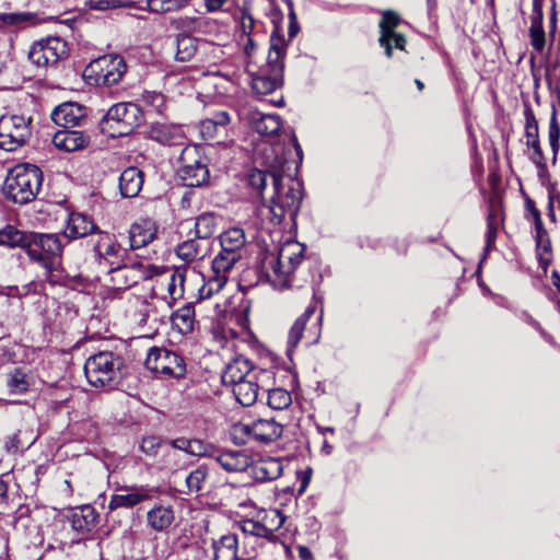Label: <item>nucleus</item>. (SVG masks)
Here are the masks:
<instances>
[{
    "instance_id": "7c9ffc66",
    "label": "nucleus",
    "mask_w": 560,
    "mask_h": 560,
    "mask_svg": "<svg viewBox=\"0 0 560 560\" xmlns=\"http://www.w3.org/2000/svg\"><path fill=\"white\" fill-rule=\"evenodd\" d=\"M143 185V173L135 166L127 167L119 177L120 194L125 198L138 196Z\"/></svg>"
},
{
    "instance_id": "4468645a",
    "label": "nucleus",
    "mask_w": 560,
    "mask_h": 560,
    "mask_svg": "<svg viewBox=\"0 0 560 560\" xmlns=\"http://www.w3.org/2000/svg\"><path fill=\"white\" fill-rule=\"evenodd\" d=\"M156 270L152 265L135 262L132 265H120L110 267L109 276L113 287L117 290H125L137 284L141 280L151 278Z\"/></svg>"
},
{
    "instance_id": "c85d7f7f",
    "label": "nucleus",
    "mask_w": 560,
    "mask_h": 560,
    "mask_svg": "<svg viewBox=\"0 0 560 560\" xmlns=\"http://www.w3.org/2000/svg\"><path fill=\"white\" fill-rule=\"evenodd\" d=\"M156 232V225L150 219L133 223L129 231L130 247L137 249L147 246L155 238Z\"/></svg>"
},
{
    "instance_id": "20e7f679",
    "label": "nucleus",
    "mask_w": 560,
    "mask_h": 560,
    "mask_svg": "<svg viewBox=\"0 0 560 560\" xmlns=\"http://www.w3.org/2000/svg\"><path fill=\"white\" fill-rule=\"evenodd\" d=\"M125 360L113 351H100L88 358L84 373L95 388L114 389L125 376Z\"/></svg>"
},
{
    "instance_id": "f8f14e48",
    "label": "nucleus",
    "mask_w": 560,
    "mask_h": 560,
    "mask_svg": "<svg viewBox=\"0 0 560 560\" xmlns=\"http://www.w3.org/2000/svg\"><path fill=\"white\" fill-rule=\"evenodd\" d=\"M246 244L245 232L241 228H231L220 235L221 250L212 259L231 269L242 258Z\"/></svg>"
},
{
    "instance_id": "4be33fe9",
    "label": "nucleus",
    "mask_w": 560,
    "mask_h": 560,
    "mask_svg": "<svg viewBox=\"0 0 560 560\" xmlns=\"http://www.w3.org/2000/svg\"><path fill=\"white\" fill-rule=\"evenodd\" d=\"M51 119L60 127L72 128L86 119V112L80 104L68 102L60 104L52 110Z\"/></svg>"
},
{
    "instance_id": "412c9836",
    "label": "nucleus",
    "mask_w": 560,
    "mask_h": 560,
    "mask_svg": "<svg viewBox=\"0 0 560 560\" xmlns=\"http://www.w3.org/2000/svg\"><path fill=\"white\" fill-rule=\"evenodd\" d=\"M105 118L120 122L127 130L138 127L142 120V110L135 103H117L113 105L106 113Z\"/></svg>"
},
{
    "instance_id": "c756f323",
    "label": "nucleus",
    "mask_w": 560,
    "mask_h": 560,
    "mask_svg": "<svg viewBox=\"0 0 560 560\" xmlns=\"http://www.w3.org/2000/svg\"><path fill=\"white\" fill-rule=\"evenodd\" d=\"M97 230L96 224L85 214L72 213L69 218L65 235H58L60 240L84 237ZM63 245V243L61 242Z\"/></svg>"
},
{
    "instance_id": "052dcab7",
    "label": "nucleus",
    "mask_w": 560,
    "mask_h": 560,
    "mask_svg": "<svg viewBox=\"0 0 560 560\" xmlns=\"http://www.w3.org/2000/svg\"><path fill=\"white\" fill-rule=\"evenodd\" d=\"M163 464H164L165 468H167L170 470H173V471L177 470L178 468L182 467L179 454L176 453L175 451L165 452L163 455Z\"/></svg>"
},
{
    "instance_id": "9d476101",
    "label": "nucleus",
    "mask_w": 560,
    "mask_h": 560,
    "mask_svg": "<svg viewBox=\"0 0 560 560\" xmlns=\"http://www.w3.org/2000/svg\"><path fill=\"white\" fill-rule=\"evenodd\" d=\"M180 167L177 171L183 184L188 187H199L210 178L209 168L197 148L187 147L182 151Z\"/></svg>"
},
{
    "instance_id": "aec40b11",
    "label": "nucleus",
    "mask_w": 560,
    "mask_h": 560,
    "mask_svg": "<svg viewBox=\"0 0 560 560\" xmlns=\"http://www.w3.org/2000/svg\"><path fill=\"white\" fill-rule=\"evenodd\" d=\"M272 155H279L276 149L271 145L265 147L260 152L261 165L264 170L255 168L248 175V184L252 188L256 189L259 194L266 188L268 180L273 185V167Z\"/></svg>"
},
{
    "instance_id": "f3484780",
    "label": "nucleus",
    "mask_w": 560,
    "mask_h": 560,
    "mask_svg": "<svg viewBox=\"0 0 560 560\" xmlns=\"http://www.w3.org/2000/svg\"><path fill=\"white\" fill-rule=\"evenodd\" d=\"M232 269L212 260L210 272L198 290L199 300H208L220 293L229 281Z\"/></svg>"
},
{
    "instance_id": "4c0bfd02",
    "label": "nucleus",
    "mask_w": 560,
    "mask_h": 560,
    "mask_svg": "<svg viewBox=\"0 0 560 560\" xmlns=\"http://www.w3.org/2000/svg\"><path fill=\"white\" fill-rule=\"evenodd\" d=\"M282 464L279 459L267 458L257 463L254 467V475L257 480L271 481L282 475Z\"/></svg>"
},
{
    "instance_id": "de8ad7c7",
    "label": "nucleus",
    "mask_w": 560,
    "mask_h": 560,
    "mask_svg": "<svg viewBox=\"0 0 560 560\" xmlns=\"http://www.w3.org/2000/svg\"><path fill=\"white\" fill-rule=\"evenodd\" d=\"M236 19L238 21L240 30L244 36H252V34H256L258 32L257 28L259 25L247 9H241Z\"/></svg>"
},
{
    "instance_id": "dca6fc26",
    "label": "nucleus",
    "mask_w": 560,
    "mask_h": 560,
    "mask_svg": "<svg viewBox=\"0 0 560 560\" xmlns=\"http://www.w3.org/2000/svg\"><path fill=\"white\" fill-rule=\"evenodd\" d=\"M120 491L122 493L112 495L108 503L109 510L113 511L119 508L130 509L152 499L154 495L153 489L148 486L124 487Z\"/></svg>"
},
{
    "instance_id": "473e14b6",
    "label": "nucleus",
    "mask_w": 560,
    "mask_h": 560,
    "mask_svg": "<svg viewBox=\"0 0 560 560\" xmlns=\"http://www.w3.org/2000/svg\"><path fill=\"white\" fill-rule=\"evenodd\" d=\"M172 326L182 335L190 334L196 323L195 307L192 303H186L184 306L173 313L171 317Z\"/></svg>"
},
{
    "instance_id": "e433bc0d",
    "label": "nucleus",
    "mask_w": 560,
    "mask_h": 560,
    "mask_svg": "<svg viewBox=\"0 0 560 560\" xmlns=\"http://www.w3.org/2000/svg\"><path fill=\"white\" fill-rule=\"evenodd\" d=\"M71 527L79 533H88L96 524V513L93 508L86 505L72 513Z\"/></svg>"
},
{
    "instance_id": "e2e57ef3",
    "label": "nucleus",
    "mask_w": 560,
    "mask_h": 560,
    "mask_svg": "<svg viewBox=\"0 0 560 560\" xmlns=\"http://www.w3.org/2000/svg\"><path fill=\"white\" fill-rule=\"evenodd\" d=\"M209 119L214 121V124H217L222 129V131H225L226 126L231 121L230 114L225 110L214 113L212 117H209Z\"/></svg>"
},
{
    "instance_id": "49530a36",
    "label": "nucleus",
    "mask_w": 560,
    "mask_h": 560,
    "mask_svg": "<svg viewBox=\"0 0 560 560\" xmlns=\"http://www.w3.org/2000/svg\"><path fill=\"white\" fill-rule=\"evenodd\" d=\"M500 221L499 210L491 206L487 215V248H490L495 242Z\"/></svg>"
},
{
    "instance_id": "423d86ee",
    "label": "nucleus",
    "mask_w": 560,
    "mask_h": 560,
    "mask_svg": "<svg viewBox=\"0 0 560 560\" xmlns=\"http://www.w3.org/2000/svg\"><path fill=\"white\" fill-rule=\"evenodd\" d=\"M285 56L284 38L277 32L270 36V47L267 63L252 79L255 93L266 95L279 89L283 83V68Z\"/></svg>"
},
{
    "instance_id": "0e129e2a",
    "label": "nucleus",
    "mask_w": 560,
    "mask_h": 560,
    "mask_svg": "<svg viewBox=\"0 0 560 560\" xmlns=\"http://www.w3.org/2000/svg\"><path fill=\"white\" fill-rule=\"evenodd\" d=\"M194 24V19L189 16H178L171 20V25L177 30H189Z\"/></svg>"
},
{
    "instance_id": "4d7b16f0",
    "label": "nucleus",
    "mask_w": 560,
    "mask_h": 560,
    "mask_svg": "<svg viewBox=\"0 0 560 560\" xmlns=\"http://www.w3.org/2000/svg\"><path fill=\"white\" fill-rule=\"evenodd\" d=\"M220 132H223L222 129L217 124H214V121H212L211 119L206 118V119L201 120L200 133L203 139H206V140L215 139L220 135Z\"/></svg>"
},
{
    "instance_id": "09e8293b",
    "label": "nucleus",
    "mask_w": 560,
    "mask_h": 560,
    "mask_svg": "<svg viewBox=\"0 0 560 560\" xmlns=\"http://www.w3.org/2000/svg\"><path fill=\"white\" fill-rule=\"evenodd\" d=\"M147 4L151 12L164 13L179 10L186 4V0H148Z\"/></svg>"
},
{
    "instance_id": "393cba45",
    "label": "nucleus",
    "mask_w": 560,
    "mask_h": 560,
    "mask_svg": "<svg viewBox=\"0 0 560 560\" xmlns=\"http://www.w3.org/2000/svg\"><path fill=\"white\" fill-rule=\"evenodd\" d=\"M246 119L253 129L266 136L276 135L282 126L279 115L265 114L258 109H250L247 113Z\"/></svg>"
},
{
    "instance_id": "0eeeda50",
    "label": "nucleus",
    "mask_w": 560,
    "mask_h": 560,
    "mask_svg": "<svg viewBox=\"0 0 560 560\" xmlns=\"http://www.w3.org/2000/svg\"><path fill=\"white\" fill-rule=\"evenodd\" d=\"M127 71L125 59L119 55H105L91 61L84 77L95 85L110 86L118 83Z\"/></svg>"
},
{
    "instance_id": "7ed1b4c3",
    "label": "nucleus",
    "mask_w": 560,
    "mask_h": 560,
    "mask_svg": "<svg viewBox=\"0 0 560 560\" xmlns=\"http://www.w3.org/2000/svg\"><path fill=\"white\" fill-rule=\"evenodd\" d=\"M305 247L298 241L281 244L277 254L266 255L261 261L260 275L275 289L290 288L296 268L304 259Z\"/></svg>"
},
{
    "instance_id": "c9c22d12",
    "label": "nucleus",
    "mask_w": 560,
    "mask_h": 560,
    "mask_svg": "<svg viewBox=\"0 0 560 560\" xmlns=\"http://www.w3.org/2000/svg\"><path fill=\"white\" fill-rule=\"evenodd\" d=\"M530 20H532V24L529 27L530 44L536 51L541 52L545 48L546 38H545V32L542 28V10L536 3L534 5V12L530 16Z\"/></svg>"
},
{
    "instance_id": "603ef678",
    "label": "nucleus",
    "mask_w": 560,
    "mask_h": 560,
    "mask_svg": "<svg viewBox=\"0 0 560 560\" xmlns=\"http://www.w3.org/2000/svg\"><path fill=\"white\" fill-rule=\"evenodd\" d=\"M549 143L553 153V161H556L557 154L560 150V127L557 121L556 110L552 112L550 122H549V132H548Z\"/></svg>"
},
{
    "instance_id": "f704fd0d",
    "label": "nucleus",
    "mask_w": 560,
    "mask_h": 560,
    "mask_svg": "<svg viewBox=\"0 0 560 560\" xmlns=\"http://www.w3.org/2000/svg\"><path fill=\"white\" fill-rule=\"evenodd\" d=\"M173 521L174 511L172 506L156 505L147 513L149 526L156 532L168 528Z\"/></svg>"
},
{
    "instance_id": "2f4dec72",
    "label": "nucleus",
    "mask_w": 560,
    "mask_h": 560,
    "mask_svg": "<svg viewBox=\"0 0 560 560\" xmlns=\"http://www.w3.org/2000/svg\"><path fill=\"white\" fill-rule=\"evenodd\" d=\"M257 515L266 528L267 541L276 542L278 540L277 532L283 526L285 517L280 510H261Z\"/></svg>"
},
{
    "instance_id": "b1692460",
    "label": "nucleus",
    "mask_w": 560,
    "mask_h": 560,
    "mask_svg": "<svg viewBox=\"0 0 560 560\" xmlns=\"http://www.w3.org/2000/svg\"><path fill=\"white\" fill-rule=\"evenodd\" d=\"M150 138L164 145H183L185 135L180 126L175 124L155 122L150 128Z\"/></svg>"
},
{
    "instance_id": "5701e85b",
    "label": "nucleus",
    "mask_w": 560,
    "mask_h": 560,
    "mask_svg": "<svg viewBox=\"0 0 560 560\" xmlns=\"http://www.w3.org/2000/svg\"><path fill=\"white\" fill-rule=\"evenodd\" d=\"M52 143L59 150L74 152L88 147L90 143V136L83 131L63 128L54 135Z\"/></svg>"
},
{
    "instance_id": "1a4fd4ad",
    "label": "nucleus",
    "mask_w": 560,
    "mask_h": 560,
    "mask_svg": "<svg viewBox=\"0 0 560 560\" xmlns=\"http://www.w3.org/2000/svg\"><path fill=\"white\" fill-rule=\"evenodd\" d=\"M31 118L22 115H2L0 117V149L15 151L30 139Z\"/></svg>"
},
{
    "instance_id": "13d9d810",
    "label": "nucleus",
    "mask_w": 560,
    "mask_h": 560,
    "mask_svg": "<svg viewBox=\"0 0 560 560\" xmlns=\"http://www.w3.org/2000/svg\"><path fill=\"white\" fill-rule=\"evenodd\" d=\"M85 3L91 10L97 11H106L124 5L122 0H86Z\"/></svg>"
},
{
    "instance_id": "864d4df0",
    "label": "nucleus",
    "mask_w": 560,
    "mask_h": 560,
    "mask_svg": "<svg viewBox=\"0 0 560 560\" xmlns=\"http://www.w3.org/2000/svg\"><path fill=\"white\" fill-rule=\"evenodd\" d=\"M535 241L540 261L549 262L551 255V241L548 232L546 231V234L544 235L535 233Z\"/></svg>"
},
{
    "instance_id": "a211bd4d",
    "label": "nucleus",
    "mask_w": 560,
    "mask_h": 560,
    "mask_svg": "<svg viewBox=\"0 0 560 560\" xmlns=\"http://www.w3.org/2000/svg\"><path fill=\"white\" fill-rule=\"evenodd\" d=\"M93 252L100 264L104 261L109 266H115L120 262L125 249L110 234L98 232L96 241L93 243Z\"/></svg>"
},
{
    "instance_id": "ea45409f",
    "label": "nucleus",
    "mask_w": 560,
    "mask_h": 560,
    "mask_svg": "<svg viewBox=\"0 0 560 560\" xmlns=\"http://www.w3.org/2000/svg\"><path fill=\"white\" fill-rule=\"evenodd\" d=\"M209 477V468L206 465H200L189 472L185 480L186 490L183 493L192 494L199 493L205 489Z\"/></svg>"
},
{
    "instance_id": "774afa93",
    "label": "nucleus",
    "mask_w": 560,
    "mask_h": 560,
    "mask_svg": "<svg viewBox=\"0 0 560 560\" xmlns=\"http://www.w3.org/2000/svg\"><path fill=\"white\" fill-rule=\"evenodd\" d=\"M530 159L538 168L546 170V158L541 149L534 151Z\"/></svg>"
},
{
    "instance_id": "69168bd1",
    "label": "nucleus",
    "mask_w": 560,
    "mask_h": 560,
    "mask_svg": "<svg viewBox=\"0 0 560 560\" xmlns=\"http://www.w3.org/2000/svg\"><path fill=\"white\" fill-rule=\"evenodd\" d=\"M168 444L174 450L184 451L185 453H188V447L190 446V439L177 438L171 440Z\"/></svg>"
},
{
    "instance_id": "37998d69",
    "label": "nucleus",
    "mask_w": 560,
    "mask_h": 560,
    "mask_svg": "<svg viewBox=\"0 0 560 560\" xmlns=\"http://www.w3.org/2000/svg\"><path fill=\"white\" fill-rule=\"evenodd\" d=\"M7 387L10 394H25L30 388V378L21 369H14L8 374Z\"/></svg>"
},
{
    "instance_id": "ddd939ff",
    "label": "nucleus",
    "mask_w": 560,
    "mask_h": 560,
    "mask_svg": "<svg viewBox=\"0 0 560 560\" xmlns=\"http://www.w3.org/2000/svg\"><path fill=\"white\" fill-rule=\"evenodd\" d=\"M67 55V43L59 37H48L33 44L28 51V59L39 68L56 65Z\"/></svg>"
},
{
    "instance_id": "a19ab883",
    "label": "nucleus",
    "mask_w": 560,
    "mask_h": 560,
    "mask_svg": "<svg viewBox=\"0 0 560 560\" xmlns=\"http://www.w3.org/2000/svg\"><path fill=\"white\" fill-rule=\"evenodd\" d=\"M217 217L212 212H203L195 220V236L198 240H208L217 231Z\"/></svg>"
},
{
    "instance_id": "6ab92c4d",
    "label": "nucleus",
    "mask_w": 560,
    "mask_h": 560,
    "mask_svg": "<svg viewBox=\"0 0 560 560\" xmlns=\"http://www.w3.org/2000/svg\"><path fill=\"white\" fill-rule=\"evenodd\" d=\"M243 432L257 442L270 443L282 434V425L273 419H257L243 425Z\"/></svg>"
},
{
    "instance_id": "f03ea898",
    "label": "nucleus",
    "mask_w": 560,
    "mask_h": 560,
    "mask_svg": "<svg viewBox=\"0 0 560 560\" xmlns=\"http://www.w3.org/2000/svg\"><path fill=\"white\" fill-rule=\"evenodd\" d=\"M273 167V194L269 203L264 205L261 211H266V215L272 224H280L288 214L291 219H295L299 213L302 201V186L299 182L290 179L288 184L282 183V175L287 171L288 162L281 155H272Z\"/></svg>"
},
{
    "instance_id": "338daca9",
    "label": "nucleus",
    "mask_w": 560,
    "mask_h": 560,
    "mask_svg": "<svg viewBox=\"0 0 560 560\" xmlns=\"http://www.w3.org/2000/svg\"><path fill=\"white\" fill-rule=\"evenodd\" d=\"M388 45L392 46V48L395 46L400 50H405L406 38L404 35L394 32V35H390L388 38Z\"/></svg>"
},
{
    "instance_id": "3c124183",
    "label": "nucleus",
    "mask_w": 560,
    "mask_h": 560,
    "mask_svg": "<svg viewBox=\"0 0 560 560\" xmlns=\"http://www.w3.org/2000/svg\"><path fill=\"white\" fill-rule=\"evenodd\" d=\"M192 456H199V457H211L215 455V448L213 445L205 443L201 440L198 439H190V446L188 447V453Z\"/></svg>"
},
{
    "instance_id": "f257e3e1",
    "label": "nucleus",
    "mask_w": 560,
    "mask_h": 560,
    "mask_svg": "<svg viewBox=\"0 0 560 560\" xmlns=\"http://www.w3.org/2000/svg\"><path fill=\"white\" fill-rule=\"evenodd\" d=\"M0 245L23 248L28 258L42 266L45 279L56 283L54 272L61 265L62 244L58 234L23 232L12 225L0 230Z\"/></svg>"
},
{
    "instance_id": "6e6d98bb",
    "label": "nucleus",
    "mask_w": 560,
    "mask_h": 560,
    "mask_svg": "<svg viewBox=\"0 0 560 560\" xmlns=\"http://www.w3.org/2000/svg\"><path fill=\"white\" fill-rule=\"evenodd\" d=\"M142 100L145 106L151 107L158 114H163L165 107V97L159 92H144Z\"/></svg>"
},
{
    "instance_id": "6e6552de",
    "label": "nucleus",
    "mask_w": 560,
    "mask_h": 560,
    "mask_svg": "<svg viewBox=\"0 0 560 560\" xmlns=\"http://www.w3.org/2000/svg\"><path fill=\"white\" fill-rule=\"evenodd\" d=\"M144 364L148 370L163 378L179 380L186 374L184 358L166 348H150Z\"/></svg>"
},
{
    "instance_id": "5fc2aeb1",
    "label": "nucleus",
    "mask_w": 560,
    "mask_h": 560,
    "mask_svg": "<svg viewBox=\"0 0 560 560\" xmlns=\"http://www.w3.org/2000/svg\"><path fill=\"white\" fill-rule=\"evenodd\" d=\"M162 445V439L156 435H148L143 436L140 442V451L144 453L147 456H155Z\"/></svg>"
},
{
    "instance_id": "a878e982",
    "label": "nucleus",
    "mask_w": 560,
    "mask_h": 560,
    "mask_svg": "<svg viewBox=\"0 0 560 560\" xmlns=\"http://www.w3.org/2000/svg\"><path fill=\"white\" fill-rule=\"evenodd\" d=\"M186 279L187 268L177 267L170 276L159 279L156 285L166 290L170 299L168 303H173L184 296Z\"/></svg>"
},
{
    "instance_id": "a18cd8bd",
    "label": "nucleus",
    "mask_w": 560,
    "mask_h": 560,
    "mask_svg": "<svg viewBox=\"0 0 560 560\" xmlns=\"http://www.w3.org/2000/svg\"><path fill=\"white\" fill-rule=\"evenodd\" d=\"M267 404L275 410H283L292 404L291 393L284 388L269 389Z\"/></svg>"
},
{
    "instance_id": "680f3d73",
    "label": "nucleus",
    "mask_w": 560,
    "mask_h": 560,
    "mask_svg": "<svg viewBox=\"0 0 560 560\" xmlns=\"http://www.w3.org/2000/svg\"><path fill=\"white\" fill-rule=\"evenodd\" d=\"M28 20V15L24 13H2L0 21L8 25H19Z\"/></svg>"
},
{
    "instance_id": "9b49d317",
    "label": "nucleus",
    "mask_w": 560,
    "mask_h": 560,
    "mask_svg": "<svg viewBox=\"0 0 560 560\" xmlns=\"http://www.w3.org/2000/svg\"><path fill=\"white\" fill-rule=\"evenodd\" d=\"M322 315L315 316V306H308L305 312L295 319L289 330L288 346L295 348L302 339L315 342L320 335Z\"/></svg>"
},
{
    "instance_id": "39448f33",
    "label": "nucleus",
    "mask_w": 560,
    "mask_h": 560,
    "mask_svg": "<svg viewBox=\"0 0 560 560\" xmlns=\"http://www.w3.org/2000/svg\"><path fill=\"white\" fill-rule=\"evenodd\" d=\"M43 184V172L32 164H19L5 177L3 194L8 200L19 205L33 201Z\"/></svg>"
},
{
    "instance_id": "58836bf2",
    "label": "nucleus",
    "mask_w": 560,
    "mask_h": 560,
    "mask_svg": "<svg viewBox=\"0 0 560 560\" xmlns=\"http://www.w3.org/2000/svg\"><path fill=\"white\" fill-rule=\"evenodd\" d=\"M207 248L202 246L200 240L190 238L187 240L176 247L177 256L186 262H190L202 258L206 255Z\"/></svg>"
},
{
    "instance_id": "79ce46f5",
    "label": "nucleus",
    "mask_w": 560,
    "mask_h": 560,
    "mask_svg": "<svg viewBox=\"0 0 560 560\" xmlns=\"http://www.w3.org/2000/svg\"><path fill=\"white\" fill-rule=\"evenodd\" d=\"M176 47V60L180 62H186L191 60L192 57L196 55L198 49V40L197 38L187 34L178 35Z\"/></svg>"
},
{
    "instance_id": "bf43d9fd",
    "label": "nucleus",
    "mask_w": 560,
    "mask_h": 560,
    "mask_svg": "<svg viewBox=\"0 0 560 560\" xmlns=\"http://www.w3.org/2000/svg\"><path fill=\"white\" fill-rule=\"evenodd\" d=\"M20 435L21 431L14 433L12 436L8 439V441L5 442V447L8 452L16 453L24 448H28L33 444L34 440L23 442Z\"/></svg>"
},
{
    "instance_id": "cd10ccee",
    "label": "nucleus",
    "mask_w": 560,
    "mask_h": 560,
    "mask_svg": "<svg viewBox=\"0 0 560 560\" xmlns=\"http://www.w3.org/2000/svg\"><path fill=\"white\" fill-rule=\"evenodd\" d=\"M255 371L257 370L254 369L253 363L248 359L240 355L226 365L222 374V382L225 385H234L249 376H253Z\"/></svg>"
},
{
    "instance_id": "c03bdc74",
    "label": "nucleus",
    "mask_w": 560,
    "mask_h": 560,
    "mask_svg": "<svg viewBox=\"0 0 560 560\" xmlns=\"http://www.w3.org/2000/svg\"><path fill=\"white\" fill-rule=\"evenodd\" d=\"M237 527L244 535L262 538L267 540L266 528L261 524L258 515L253 518H243L237 522Z\"/></svg>"
},
{
    "instance_id": "8fccbe9b",
    "label": "nucleus",
    "mask_w": 560,
    "mask_h": 560,
    "mask_svg": "<svg viewBox=\"0 0 560 560\" xmlns=\"http://www.w3.org/2000/svg\"><path fill=\"white\" fill-rule=\"evenodd\" d=\"M525 116V136L527 140L539 139L538 121L530 106L526 105L524 109Z\"/></svg>"
},
{
    "instance_id": "bb28decb",
    "label": "nucleus",
    "mask_w": 560,
    "mask_h": 560,
    "mask_svg": "<svg viewBox=\"0 0 560 560\" xmlns=\"http://www.w3.org/2000/svg\"><path fill=\"white\" fill-rule=\"evenodd\" d=\"M213 459L228 472H238L246 470L250 464V457L243 451H218Z\"/></svg>"
},
{
    "instance_id": "72a5a7b5",
    "label": "nucleus",
    "mask_w": 560,
    "mask_h": 560,
    "mask_svg": "<svg viewBox=\"0 0 560 560\" xmlns=\"http://www.w3.org/2000/svg\"><path fill=\"white\" fill-rule=\"evenodd\" d=\"M400 22L399 15L394 11H385L380 21L381 36L378 39L380 45L384 48L387 58L392 57V46L388 45V38L394 35L395 28Z\"/></svg>"
},
{
    "instance_id": "2eb2a0df",
    "label": "nucleus",
    "mask_w": 560,
    "mask_h": 560,
    "mask_svg": "<svg viewBox=\"0 0 560 560\" xmlns=\"http://www.w3.org/2000/svg\"><path fill=\"white\" fill-rule=\"evenodd\" d=\"M271 376V371L258 369L253 373V376L232 385L235 399L242 406H253L257 401L260 387H262Z\"/></svg>"
}]
</instances>
